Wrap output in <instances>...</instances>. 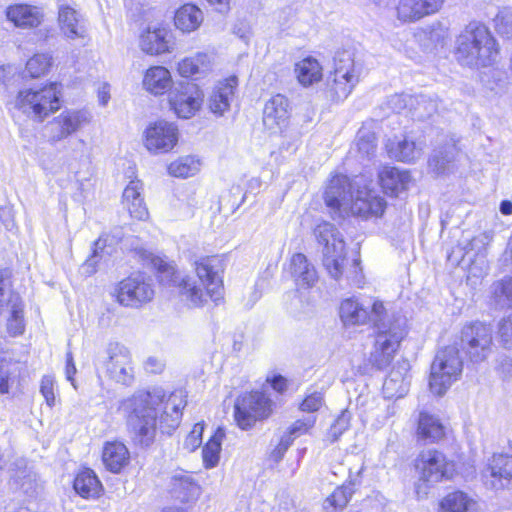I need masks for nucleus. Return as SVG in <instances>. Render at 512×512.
Wrapping results in <instances>:
<instances>
[{
    "mask_svg": "<svg viewBox=\"0 0 512 512\" xmlns=\"http://www.w3.org/2000/svg\"><path fill=\"white\" fill-rule=\"evenodd\" d=\"M340 318L344 325H361L372 322L377 327L388 318V314L381 301L375 300L364 306L357 300L348 298L341 303Z\"/></svg>",
    "mask_w": 512,
    "mask_h": 512,
    "instance_id": "13",
    "label": "nucleus"
},
{
    "mask_svg": "<svg viewBox=\"0 0 512 512\" xmlns=\"http://www.w3.org/2000/svg\"><path fill=\"white\" fill-rule=\"evenodd\" d=\"M350 485H356V481H350L349 485L337 487L324 501V509L335 511L343 509L352 497L353 490Z\"/></svg>",
    "mask_w": 512,
    "mask_h": 512,
    "instance_id": "46",
    "label": "nucleus"
},
{
    "mask_svg": "<svg viewBox=\"0 0 512 512\" xmlns=\"http://www.w3.org/2000/svg\"><path fill=\"white\" fill-rule=\"evenodd\" d=\"M102 461L107 470L120 473L129 464V450L122 442H106L102 451Z\"/></svg>",
    "mask_w": 512,
    "mask_h": 512,
    "instance_id": "27",
    "label": "nucleus"
},
{
    "mask_svg": "<svg viewBox=\"0 0 512 512\" xmlns=\"http://www.w3.org/2000/svg\"><path fill=\"white\" fill-rule=\"evenodd\" d=\"M313 235L318 245L322 246V261L325 269L332 278L340 279L346 261V248L342 234L334 224L321 221L314 227Z\"/></svg>",
    "mask_w": 512,
    "mask_h": 512,
    "instance_id": "5",
    "label": "nucleus"
},
{
    "mask_svg": "<svg viewBox=\"0 0 512 512\" xmlns=\"http://www.w3.org/2000/svg\"><path fill=\"white\" fill-rule=\"evenodd\" d=\"M142 191V183L139 180L130 181L123 191V203L127 204L140 199Z\"/></svg>",
    "mask_w": 512,
    "mask_h": 512,
    "instance_id": "58",
    "label": "nucleus"
},
{
    "mask_svg": "<svg viewBox=\"0 0 512 512\" xmlns=\"http://www.w3.org/2000/svg\"><path fill=\"white\" fill-rule=\"evenodd\" d=\"M60 84L52 82L39 89H23L17 94L15 108L28 117L43 121L60 109Z\"/></svg>",
    "mask_w": 512,
    "mask_h": 512,
    "instance_id": "4",
    "label": "nucleus"
},
{
    "mask_svg": "<svg viewBox=\"0 0 512 512\" xmlns=\"http://www.w3.org/2000/svg\"><path fill=\"white\" fill-rule=\"evenodd\" d=\"M6 17L16 27L34 28L43 20L41 10L36 6L27 4H15L6 9Z\"/></svg>",
    "mask_w": 512,
    "mask_h": 512,
    "instance_id": "25",
    "label": "nucleus"
},
{
    "mask_svg": "<svg viewBox=\"0 0 512 512\" xmlns=\"http://www.w3.org/2000/svg\"><path fill=\"white\" fill-rule=\"evenodd\" d=\"M294 72L303 87H310L322 80L323 67L319 61L308 56L295 64Z\"/></svg>",
    "mask_w": 512,
    "mask_h": 512,
    "instance_id": "34",
    "label": "nucleus"
},
{
    "mask_svg": "<svg viewBox=\"0 0 512 512\" xmlns=\"http://www.w3.org/2000/svg\"><path fill=\"white\" fill-rule=\"evenodd\" d=\"M103 248H104V242L101 240V238L97 239L94 242V248H93L92 255L81 266V273L83 275L90 276L96 272L98 262L101 258L99 250L102 251Z\"/></svg>",
    "mask_w": 512,
    "mask_h": 512,
    "instance_id": "50",
    "label": "nucleus"
},
{
    "mask_svg": "<svg viewBox=\"0 0 512 512\" xmlns=\"http://www.w3.org/2000/svg\"><path fill=\"white\" fill-rule=\"evenodd\" d=\"M272 412L271 400L262 392H250L239 396L234 405L237 425L247 430L258 420L267 418Z\"/></svg>",
    "mask_w": 512,
    "mask_h": 512,
    "instance_id": "11",
    "label": "nucleus"
},
{
    "mask_svg": "<svg viewBox=\"0 0 512 512\" xmlns=\"http://www.w3.org/2000/svg\"><path fill=\"white\" fill-rule=\"evenodd\" d=\"M378 176L382 188L391 196L407 190L412 181L409 171L396 167H383Z\"/></svg>",
    "mask_w": 512,
    "mask_h": 512,
    "instance_id": "24",
    "label": "nucleus"
},
{
    "mask_svg": "<svg viewBox=\"0 0 512 512\" xmlns=\"http://www.w3.org/2000/svg\"><path fill=\"white\" fill-rule=\"evenodd\" d=\"M493 299L500 308L512 307V277L493 285Z\"/></svg>",
    "mask_w": 512,
    "mask_h": 512,
    "instance_id": "47",
    "label": "nucleus"
},
{
    "mask_svg": "<svg viewBox=\"0 0 512 512\" xmlns=\"http://www.w3.org/2000/svg\"><path fill=\"white\" fill-rule=\"evenodd\" d=\"M201 162L194 156L188 155L180 157L168 166L170 175L179 178H188L197 174L200 170Z\"/></svg>",
    "mask_w": 512,
    "mask_h": 512,
    "instance_id": "41",
    "label": "nucleus"
},
{
    "mask_svg": "<svg viewBox=\"0 0 512 512\" xmlns=\"http://www.w3.org/2000/svg\"><path fill=\"white\" fill-rule=\"evenodd\" d=\"M463 370V360L459 349L446 346L440 349L431 364L429 387L433 394L442 396L459 379Z\"/></svg>",
    "mask_w": 512,
    "mask_h": 512,
    "instance_id": "7",
    "label": "nucleus"
},
{
    "mask_svg": "<svg viewBox=\"0 0 512 512\" xmlns=\"http://www.w3.org/2000/svg\"><path fill=\"white\" fill-rule=\"evenodd\" d=\"M417 435L426 442H436L445 435V427L438 417L421 412L418 418Z\"/></svg>",
    "mask_w": 512,
    "mask_h": 512,
    "instance_id": "35",
    "label": "nucleus"
},
{
    "mask_svg": "<svg viewBox=\"0 0 512 512\" xmlns=\"http://www.w3.org/2000/svg\"><path fill=\"white\" fill-rule=\"evenodd\" d=\"M358 151L366 157H371L376 151V139L373 133L359 134L357 141Z\"/></svg>",
    "mask_w": 512,
    "mask_h": 512,
    "instance_id": "53",
    "label": "nucleus"
},
{
    "mask_svg": "<svg viewBox=\"0 0 512 512\" xmlns=\"http://www.w3.org/2000/svg\"><path fill=\"white\" fill-rule=\"evenodd\" d=\"M441 512H478L477 502L462 491L446 495L440 502Z\"/></svg>",
    "mask_w": 512,
    "mask_h": 512,
    "instance_id": "38",
    "label": "nucleus"
},
{
    "mask_svg": "<svg viewBox=\"0 0 512 512\" xmlns=\"http://www.w3.org/2000/svg\"><path fill=\"white\" fill-rule=\"evenodd\" d=\"M21 365L17 362H0V392L9 393L10 388L19 384Z\"/></svg>",
    "mask_w": 512,
    "mask_h": 512,
    "instance_id": "45",
    "label": "nucleus"
},
{
    "mask_svg": "<svg viewBox=\"0 0 512 512\" xmlns=\"http://www.w3.org/2000/svg\"><path fill=\"white\" fill-rule=\"evenodd\" d=\"M408 363L403 362L394 367L383 383V390L387 397L401 398L409 388L410 380L407 375Z\"/></svg>",
    "mask_w": 512,
    "mask_h": 512,
    "instance_id": "32",
    "label": "nucleus"
},
{
    "mask_svg": "<svg viewBox=\"0 0 512 512\" xmlns=\"http://www.w3.org/2000/svg\"><path fill=\"white\" fill-rule=\"evenodd\" d=\"M386 205L385 199L377 191L364 187L353 194L347 212L363 218L379 217L383 215Z\"/></svg>",
    "mask_w": 512,
    "mask_h": 512,
    "instance_id": "18",
    "label": "nucleus"
},
{
    "mask_svg": "<svg viewBox=\"0 0 512 512\" xmlns=\"http://www.w3.org/2000/svg\"><path fill=\"white\" fill-rule=\"evenodd\" d=\"M415 469L419 474V480L415 485L418 498L427 496L429 484L450 479L455 471L454 463L435 449L421 451L415 459Z\"/></svg>",
    "mask_w": 512,
    "mask_h": 512,
    "instance_id": "6",
    "label": "nucleus"
},
{
    "mask_svg": "<svg viewBox=\"0 0 512 512\" xmlns=\"http://www.w3.org/2000/svg\"><path fill=\"white\" fill-rule=\"evenodd\" d=\"M91 115L87 110H66L45 127L48 141L59 142L87 125Z\"/></svg>",
    "mask_w": 512,
    "mask_h": 512,
    "instance_id": "15",
    "label": "nucleus"
},
{
    "mask_svg": "<svg viewBox=\"0 0 512 512\" xmlns=\"http://www.w3.org/2000/svg\"><path fill=\"white\" fill-rule=\"evenodd\" d=\"M131 217L138 220H145L148 217V209L144 203L143 197L138 200L125 204Z\"/></svg>",
    "mask_w": 512,
    "mask_h": 512,
    "instance_id": "57",
    "label": "nucleus"
},
{
    "mask_svg": "<svg viewBox=\"0 0 512 512\" xmlns=\"http://www.w3.org/2000/svg\"><path fill=\"white\" fill-rule=\"evenodd\" d=\"M457 147L454 142H449L443 147L436 148L429 158V168L437 175L444 174L449 165L455 159Z\"/></svg>",
    "mask_w": 512,
    "mask_h": 512,
    "instance_id": "40",
    "label": "nucleus"
},
{
    "mask_svg": "<svg viewBox=\"0 0 512 512\" xmlns=\"http://www.w3.org/2000/svg\"><path fill=\"white\" fill-rule=\"evenodd\" d=\"M54 383L51 376H44L41 380L40 392L49 407L55 405Z\"/></svg>",
    "mask_w": 512,
    "mask_h": 512,
    "instance_id": "56",
    "label": "nucleus"
},
{
    "mask_svg": "<svg viewBox=\"0 0 512 512\" xmlns=\"http://www.w3.org/2000/svg\"><path fill=\"white\" fill-rule=\"evenodd\" d=\"M203 22V12L193 4L181 6L175 13V26L182 32L197 30Z\"/></svg>",
    "mask_w": 512,
    "mask_h": 512,
    "instance_id": "36",
    "label": "nucleus"
},
{
    "mask_svg": "<svg viewBox=\"0 0 512 512\" xmlns=\"http://www.w3.org/2000/svg\"><path fill=\"white\" fill-rule=\"evenodd\" d=\"M193 268L195 277L180 278L171 265L159 260L160 281L177 285L181 295L195 307L203 306L208 299L217 303L223 294L224 260L219 256H201L193 262Z\"/></svg>",
    "mask_w": 512,
    "mask_h": 512,
    "instance_id": "2",
    "label": "nucleus"
},
{
    "mask_svg": "<svg viewBox=\"0 0 512 512\" xmlns=\"http://www.w3.org/2000/svg\"><path fill=\"white\" fill-rule=\"evenodd\" d=\"M59 23L62 32L69 39L84 38L87 33L86 22L83 16L69 6L59 10Z\"/></svg>",
    "mask_w": 512,
    "mask_h": 512,
    "instance_id": "28",
    "label": "nucleus"
},
{
    "mask_svg": "<svg viewBox=\"0 0 512 512\" xmlns=\"http://www.w3.org/2000/svg\"><path fill=\"white\" fill-rule=\"evenodd\" d=\"M314 421L315 420L311 417L304 419V420L295 421L289 428L288 435H290L291 437H294V439H295L299 435L305 433L310 427H312L314 424Z\"/></svg>",
    "mask_w": 512,
    "mask_h": 512,
    "instance_id": "60",
    "label": "nucleus"
},
{
    "mask_svg": "<svg viewBox=\"0 0 512 512\" xmlns=\"http://www.w3.org/2000/svg\"><path fill=\"white\" fill-rule=\"evenodd\" d=\"M362 67L355 61L353 52L337 51L334 56V69L328 79V87L333 99H346L359 83Z\"/></svg>",
    "mask_w": 512,
    "mask_h": 512,
    "instance_id": "8",
    "label": "nucleus"
},
{
    "mask_svg": "<svg viewBox=\"0 0 512 512\" xmlns=\"http://www.w3.org/2000/svg\"><path fill=\"white\" fill-rule=\"evenodd\" d=\"M114 296L120 305L136 308L153 299L154 288L150 279L137 273L120 281L114 290Z\"/></svg>",
    "mask_w": 512,
    "mask_h": 512,
    "instance_id": "12",
    "label": "nucleus"
},
{
    "mask_svg": "<svg viewBox=\"0 0 512 512\" xmlns=\"http://www.w3.org/2000/svg\"><path fill=\"white\" fill-rule=\"evenodd\" d=\"M352 184L345 175L332 177L325 189L324 200L333 211L347 213V207L353 196Z\"/></svg>",
    "mask_w": 512,
    "mask_h": 512,
    "instance_id": "21",
    "label": "nucleus"
},
{
    "mask_svg": "<svg viewBox=\"0 0 512 512\" xmlns=\"http://www.w3.org/2000/svg\"><path fill=\"white\" fill-rule=\"evenodd\" d=\"M237 85V77L231 76L214 88L208 100V107L214 115L223 116L229 110Z\"/></svg>",
    "mask_w": 512,
    "mask_h": 512,
    "instance_id": "23",
    "label": "nucleus"
},
{
    "mask_svg": "<svg viewBox=\"0 0 512 512\" xmlns=\"http://www.w3.org/2000/svg\"><path fill=\"white\" fill-rule=\"evenodd\" d=\"M73 487L85 499H96L103 492L102 483L90 468H84L76 475Z\"/></svg>",
    "mask_w": 512,
    "mask_h": 512,
    "instance_id": "33",
    "label": "nucleus"
},
{
    "mask_svg": "<svg viewBox=\"0 0 512 512\" xmlns=\"http://www.w3.org/2000/svg\"><path fill=\"white\" fill-rule=\"evenodd\" d=\"M178 141V128L167 121L150 124L144 132V145L153 153H166L173 149Z\"/></svg>",
    "mask_w": 512,
    "mask_h": 512,
    "instance_id": "16",
    "label": "nucleus"
},
{
    "mask_svg": "<svg viewBox=\"0 0 512 512\" xmlns=\"http://www.w3.org/2000/svg\"><path fill=\"white\" fill-rule=\"evenodd\" d=\"M293 441L294 437H291L288 434L283 435L278 446L272 452L273 458L277 461L282 459L284 453L287 451Z\"/></svg>",
    "mask_w": 512,
    "mask_h": 512,
    "instance_id": "61",
    "label": "nucleus"
},
{
    "mask_svg": "<svg viewBox=\"0 0 512 512\" xmlns=\"http://www.w3.org/2000/svg\"><path fill=\"white\" fill-rule=\"evenodd\" d=\"M52 64V57L49 54H35L26 63V71L31 78H38L44 75Z\"/></svg>",
    "mask_w": 512,
    "mask_h": 512,
    "instance_id": "48",
    "label": "nucleus"
},
{
    "mask_svg": "<svg viewBox=\"0 0 512 512\" xmlns=\"http://www.w3.org/2000/svg\"><path fill=\"white\" fill-rule=\"evenodd\" d=\"M163 368V362L156 357H149L145 362V370L149 373H160Z\"/></svg>",
    "mask_w": 512,
    "mask_h": 512,
    "instance_id": "63",
    "label": "nucleus"
},
{
    "mask_svg": "<svg viewBox=\"0 0 512 512\" xmlns=\"http://www.w3.org/2000/svg\"><path fill=\"white\" fill-rule=\"evenodd\" d=\"M224 437V430L222 428H218L214 435L204 446L202 456L205 468H213L218 464L219 454L221 451V442Z\"/></svg>",
    "mask_w": 512,
    "mask_h": 512,
    "instance_id": "43",
    "label": "nucleus"
},
{
    "mask_svg": "<svg viewBox=\"0 0 512 512\" xmlns=\"http://www.w3.org/2000/svg\"><path fill=\"white\" fill-rule=\"evenodd\" d=\"M171 83L170 72L162 66L148 69L143 79L146 90L155 95L163 94L171 87Z\"/></svg>",
    "mask_w": 512,
    "mask_h": 512,
    "instance_id": "37",
    "label": "nucleus"
},
{
    "mask_svg": "<svg viewBox=\"0 0 512 512\" xmlns=\"http://www.w3.org/2000/svg\"><path fill=\"white\" fill-rule=\"evenodd\" d=\"M386 150L390 158L406 163L416 161L423 152L421 145L407 138L389 139L386 143Z\"/></svg>",
    "mask_w": 512,
    "mask_h": 512,
    "instance_id": "29",
    "label": "nucleus"
},
{
    "mask_svg": "<svg viewBox=\"0 0 512 512\" xmlns=\"http://www.w3.org/2000/svg\"><path fill=\"white\" fill-rule=\"evenodd\" d=\"M183 391H175L165 399L161 388L139 391L125 399L120 409L127 417V423L135 440L142 446H149L155 437L157 420L162 432L170 433L180 423L182 409L186 405Z\"/></svg>",
    "mask_w": 512,
    "mask_h": 512,
    "instance_id": "1",
    "label": "nucleus"
},
{
    "mask_svg": "<svg viewBox=\"0 0 512 512\" xmlns=\"http://www.w3.org/2000/svg\"><path fill=\"white\" fill-rule=\"evenodd\" d=\"M376 328L378 333L369 361L377 369L382 370L388 367L393 360L394 353L403 339L405 331L398 321L392 323L387 319L378 324Z\"/></svg>",
    "mask_w": 512,
    "mask_h": 512,
    "instance_id": "10",
    "label": "nucleus"
},
{
    "mask_svg": "<svg viewBox=\"0 0 512 512\" xmlns=\"http://www.w3.org/2000/svg\"><path fill=\"white\" fill-rule=\"evenodd\" d=\"M444 0H399L396 6V17L402 23H413L437 13Z\"/></svg>",
    "mask_w": 512,
    "mask_h": 512,
    "instance_id": "20",
    "label": "nucleus"
},
{
    "mask_svg": "<svg viewBox=\"0 0 512 512\" xmlns=\"http://www.w3.org/2000/svg\"><path fill=\"white\" fill-rule=\"evenodd\" d=\"M494 21L498 33L512 37V8L506 7L500 10Z\"/></svg>",
    "mask_w": 512,
    "mask_h": 512,
    "instance_id": "49",
    "label": "nucleus"
},
{
    "mask_svg": "<svg viewBox=\"0 0 512 512\" xmlns=\"http://www.w3.org/2000/svg\"><path fill=\"white\" fill-rule=\"evenodd\" d=\"M413 100V103L410 105L409 115L415 120H426L437 111V102L428 96H413Z\"/></svg>",
    "mask_w": 512,
    "mask_h": 512,
    "instance_id": "42",
    "label": "nucleus"
},
{
    "mask_svg": "<svg viewBox=\"0 0 512 512\" xmlns=\"http://www.w3.org/2000/svg\"><path fill=\"white\" fill-rule=\"evenodd\" d=\"M290 118V102L282 94L272 96L263 109V124L272 131L282 130L288 125Z\"/></svg>",
    "mask_w": 512,
    "mask_h": 512,
    "instance_id": "22",
    "label": "nucleus"
},
{
    "mask_svg": "<svg viewBox=\"0 0 512 512\" xmlns=\"http://www.w3.org/2000/svg\"><path fill=\"white\" fill-rule=\"evenodd\" d=\"M202 102V92L192 83H182L170 93L169 104L180 118L189 119L195 115Z\"/></svg>",
    "mask_w": 512,
    "mask_h": 512,
    "instance_id": "17",
    "label": "nucleus"
},
{
    "mask_svg": "<svg viewBox=\"0 0 512 512\" xmlns=\"http://www.w3.org/2000/svg\"><path fill=\"white\" fill-rule=\"evenodd\" d=\"M456 57L465 66H489L496 61L498 47L489 29L478 22L469 23L456 40Z\"/></svg>",
    "mask_w": 512,
    "mask_h": 512,
    "instance_id": "3",
    "label": "nucleus"
},
{
    "mask_svg": "<svg viewBox=\"0 0 512 512\" xmlns=\"http://www.w3.org/2000/svg\"><path fill=\"white\" fill-rule=\"evenodd\" d=\"M101 363L111 380L123 385L132 383L134 374L131 354L124 345L117 342L109 343Z\"/></svg>",
    "mask_w": 512,
    "mask_h": 512,
    "instance_id": "14",
    "label": "nucleus"
},
{
    "mask_svg": "<svg viewBox=\"0 0 512 512\" xmlns=\"http://www.w3.org/2000/svg\"><path fill=\"white\" fill-rule=\"evenodd\" d=\"M323 404V396L320 392H314L308 395L301 403V410L305 412H315Z\"/></svg>",
    "mask_w": 512,
    "mask_h": 512,
    "instance_id": "59",
    "label": "nucleus"
},
{
    "mask_svg": "<svg viewBox=\"0 0 512 512\" xmlns=\"http://www.w3.org/2000/svg\"><path fill=\"white\" fill-rule=\"evenodd\" d=\"M210 69L211 57L206 53H197L178 63L179 74L186 78L200 76L207 73Z\"/></svg>",
    "mask_w": 512,
    "mask_h": 512,
    "instance_id": "39",
    "label": "nucleus"
},
{
    "mask_svg": "<svg viewBox=\"0 0 512 512\" xmlns=\"http://www.w3.org/2000/svg\"><path fill=\"white\" fill-rule=\"evenodd\" d=\"M497 334L506 349H512V314L503 317L497 325Z\"/></svg>",
    "mask_w": 512,
    "mask_h": 512,
    "instance_id": "51",
    "label": "nucleus"
},
{
    "mask_svg": "<svg viewBox=\"0 0 512 512\" xmlns=\"http://www.w3.org/2000/svg\"><path fill=\"white\" fill-rule=\"evenodd\" d=\"M446 37L447 31L440 24L432 26L429 30V38L435 43V45H442Z\"/></svg>",
    "mask_w": 512,
    "mask_h": 512,
    "instance_id": "62",
    "label": "nucleus"
},
{
    "mask_svg": "<svg viewBox=\"0 0 512 512\" xmlns=\"http://www.w3.org/2000/svg\"><path fill=\"white\" fill-rule=\"evenodd\" d=\"M99 104L106 106L110 100V86L107 83L102 84L97 91Z\"/></svg>",
    "mask_w": 512,
    "mask_h": 512,
    "instance_id": "64",
    "label": "nucleus"
},
{
    "mask_svg": "<svg viewBox=\"0 0 512 512\" xmlns=\"http://www.w3.org/2000/svg\"><path fill=\"white\" fill-rule=\"evenodd\" d=\"M351 414L349 411L344 410L341 414L336 418L334 423L331 425L329 436L332 441L338 440V438L346 431L350 425Z\"/></svg>",
    "mask_w": 512,
    "mask_h": 512,
    "instance_id": "52",
    "label": "nucleus"
},
{
    "mask_svg": "<svg viewBox=\"0 0 512 512\" xmlns=\"http://www.w3.org/2000/svg\"><path fill=\"white\" fill-rule=\"evenodd\" d=\"M169 32L162 27H149L140 36V47L142 51L150 55H158L168 52L170 49Z\"/></svg>",
    "mask_w": 512,
    "mask_h": 512,
    "instance_id": "31",
    "label": "nucleus"
},
{
    "mask_svg": "<svg viewBox=\"0 0 512 512\" xmlns=\"http://www.w3.org/2000/svg\"><path fill=\"white\" fill-rule=\"evenodd\" d=\"M11 317L8 320L7 329L10 335L17 336L24 331L23 305L18 295H12L9 299Z\"/></svg>",
    "mask_w": 512,
    "mask_h": 512,
    "instance_id": "44",
    "label": "nucleus"
},
{
    "mask_svg": "<svg viewBox=\"0 0 512 512\" xmlns=\"http://www.w3.org/2000/svg\"><path fill=\"white\" fill-rule=\"evenodd\" d=\"M486 486L492 489L504 488L512 480V455L494 454L482 471Z\"/></svg>",
    "mask_w": 512,
    "mask_h": 512,
    "instance_id": "19",
    "label": "nucleus"
},
{
    "mask_svg": "<svg viewBox=\"0 0 512 512\" xmlns=\"http://www.w3.org/2000/svg\"><path fill=\"white\" fill-rule=\"evenodd\" d=\"M170 491L173 497L185 503L195 500L199 496L200 487L190 474L179 471L171 477Z\"/></svg>",
    "mask_w": 512,
    "mask_h": 512,
    "instance_id": "30",
    "label": "nucleus"
},
{
    "mask_svg": "<svg viewBox=\"0 0 512 512\" xmlns=\"http://www.w3.org/2000/svg\"><path fill=\"white\" fill-rule=\"evenodd\" d=\"M290 274L299 288H310L318 280L315 267L302 253H296L291 257Z\"/></svg>",
    "mask_w": 512,
    "mask_h": 512,
    "instance_id": "26",
    "label": "nucleus"
},
{
    "mask_svg": "<svg viewBox=\"0 0 512 512\" xmlns=\"http://www.w3.org/2000/svg\"><path fill=\"white\" fill-rule=\"evenodd\" d=\"M413 101V95L396 94L390 98L389 104L391 108L397 113H401L404 110H407L409 113L410 105L413 103Z\"/></svg>",
    "mask_w": 512,
    "mask_h": 512,
    "instance_id": "55",
    "label": "nucleus"
},
{
    "mask_svg": "<svg viewBox=\"0 0 512 512\" xmlns=\"http://www.w3.org/2000/svg\"><path fill=\"white\" fill-rule=\"evenodd\" d=\"M459 345L472 362L485 361L492 352V327L480 321L465 324L460 331Z\"/></svg>",
    "mask_w": 512,
    "mask_h": 512,
    "instance_id": "9",
    "label": "nucleus"
},
{
    "mask_svg": "<svg viewBox=\"0 0 512 512\" xmlns=\"http://www.w3.org/2000/svg\"><path fill=\"white\" fill-rule=\"evenodd\" d=\"M203 431L204 425L196 423L184 440V448L189 452L195 451L202 443Z\"/></svg>",
    "mask_w": 512,
    "mask_h": 512,
    "instance_id": "54",
    "label": "nucleus"
}]
</instances>
